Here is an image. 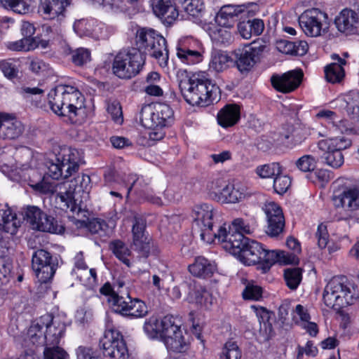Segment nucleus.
Masks as SVG:
<instances>
[{"instance_id":"obj_41","label":"nucleus","mask_w":359,"mask_h":359,"mask_svg":"<svg viewBox=\"0 0 359 359\" xmlns=\"http://www.w3.org/2000/svg\"><path fill=\"white\" fill-rule=\"evenodd\" d=\"M176 50L178 58L187 65L197 64L203 60V55L199 51L192 50L181 46H177Z\"/></svg>"},{"instance_id":"obj_29","label":"nucleus","mask_w":359,"mask_h":359,"mask_svg":"<svg viewBox=\"0 0 359 359\" xmlns=\"http://www.w3.org/2000/svg\"><path fill=\"white\" fill-rule=\"evenodd\" d=\"M49 46V40L40 39L36 37L22 39L15 41H9L6 43L7 48L13 51H30L37 48L46 49Z\"/></svg>"},{"instance_id":"obj_22","label":"nucleus","mask_w":359,"mask_h":359,"mask_svg":"<svg viewBox=\"0 0 359 359\" xmlns=\"http://www.w3.org/2000/svg\"><path fill=\"white\" fill-rule=\"evenodd\" d=\"M303 76L301 69L289 71L281 76H273L271 79V84L276 90L288 93L298 88L302 83Z\"/></svg>"},{"instance_id":"obj_6","label":"nucleus","mask_w":359,"mask_h":359,"mask_svg":"<svg viewBox=\"0 0 359 359\" xmlns=\"http://www.w3.org/2000/svg\"><path fill=\"white\" fill-rule=\"evenodd\" d=\"M145 62L144 55L135 48L120 51L112 64L114 74L120 79H130L137 75Z\"/></svg>"},{"instance_id":"obj_33","label":"nucleus","mask_w":359,"mask_h":359,"mask_svg":"<svg viewBox=\"0 0 359 359\" xmlns=\"http://www.w3.org/2000/svg\"><path fill=\"white\" fill-rule=\"evenodd\" d=\"M332 58L337 62L325 67V79L332 83H340L345 76L343 66L346 64V62L337 54H333Z\"/></svg>"},{"instance_id":"obj_8","label":"nucleus","mask_w":359,"mask_h":359,"mask_svg":"<svg viewBox=\"0 0 359 359\" xmlns=\"http://www.w3.org/2000/svg\"><path fill=\"white\" fill-rule=\"evenodd\" d=\"M81 163L80 152L72 148H65L55 156V161L47 162L46 175L54 180L67 178L79 170Z\"/></svg>"},{"instance_id":"obj_60","label":"nucleus","mask_w":359,"mask_h":359,"mask_svg":"<svg viewBox=\"0 0 359 359\" xmlns=\"http://www.w3.org/2000/svg\"><path fill=\"white\" fill-rule=\"evenodd\" d=\"M0 69L4 76L10 79H14L18 76V71L15 65L11 62L7 60L0 61Z\"/></svg>"},{"instance_id":"obj_27","label":"nucleus","mask_w":359,"mask_h":359,"mask_svg":"<svg viewBox=\"0 0 359 359\" xmlns=\"http://www.w3.org/2000/svg\"><path fill=\"white\" fill-rule=\"evenodd\" d=\"M210 190L211 197L222 203H234L245 197V189L240 184H227L222 189L216 190L212 185Z\"/></svg>"},{"instance_id":"obj_46","label":"nucleus","mask_w":359,"mask_h":359,"mask_svg":"<svg viewBox=\"0 0 359 359\" xmlns=\"http://www.w3.org/2000/svg\"><path fill=\"white\" fill-rule=\"evenodd\" d=\"M231 61V57L226 53L222 51H215L212 53L209 65L210 68L217 72H221L229 67Z\"/></svg>"},{"instance_id":"obj_44","label":"nucleus","mask_w":359,"mask_h":359,"mask_svg":"<svg viewBox=\"0 0 359 359\" xmlns=\"http://www.w3.org/2000/svg\"><path fill=\"white\" fill-rule=\"evenodd\" d=\"M86 226L91 233L97 234L101 238L108 237L111 233L107 222L101 219H92L86 224Z\"/></svg>"},{"instance_id":"obj_39","label":"nucleus","mask_w":359,"mask_h":359,"mask_svg":"<svg viewBox=\"0 0 359 359\" xmlns=\"http://www.w3.org/2000/svg\"><path fill=\"white\" fill-rule=\"evenodd\" d=\"M285 131L280 135L281 140L287 146H295L300 144L304 137L302 135L301 127L299 123L287 124Z\"/></svg>"},{"instance_id":"obj_17","label":"nucleus","mask_w":359,"mask_h":359,"mask_svg":"<svg viewBox=\"0 0 359 359\" xmlns=\"http://www.w3.org/2000/svg\"><path fill=\"white\" fill-rule=\"evenodd\" d=\"M266 48L263 42L253 41L243 48L236 50V64L239 72H248L259 60Z\"/></svg>"},{"instance_id":"obj_45","label":"nucleus","mask_w":359,"mask_h":359,"mask_svg":"<svg viewBox=\"0 0 359 359\" xmlns=\"http://www.w3.org/2000/svg\"><path fill=\"white\" fill-rule=\"evenodd\" d=\"M110 248L114 255L128 267H130L131 263L128 257L131 252L128 246L121 241L116 240L111 243Z\"/></svg>"},{"instance_id":"obj_19","label":"nucleus","mask_w":359,"mask_h":359,"mask_svg":"<svg viewBox=\"0 0 359 359\" xmlns=\"http://www.w3.org/2000/svg\"><path fill=\"white\" fill-rule=\"evenodd\" d=\"M256 228V222L253 218L245 219L238 217L234 219L229 226V231L226 227L220 226L217 231V238L224 244H229L231 240L236 234L244 236V234H251Z\"/></svg>"},{"instance_id":"obj_61","label":"nucleus","mask_w":359,"mask_h":359,"mask_svg":"<svg viewBox=\"0 0 359 359\" xmlns=\"http://www.w3.org/2000/svg\"><path fill=\"white\" fill-rule=\"evenodd\" d=\"M107 111L116 123L118 124L123 123L122 109L119 103L112 102L109 104L107 107Z\"/></svg>"},{"instance_id":"obj_15","label":"nucleus","mask_w":359,"mask_h":359,"mask_svg":"<svg viewBox=\"0 0 359 359\" xmlns=\"http://www.w3.org/2000/svg\"><path fill=\"white\" fill-rule=\"evenodd\" d=\"M215 215V210L212 205L208 203L196 205L192 210L194 222L201 229V238L207 243H210L212 237L217 238V232L212 231Z\"/></svg>"},{"instance_id":"obj_21","label":"nucleus","mask_w":359,"mask_h":359,"mask_svg":"<svg viewBox=\"0 0 359 359\" xmlns=\"http://www.w3.org/2000/svg\"><path fill=\"white\" fill-rule=\"evenodd\" d=\"M263 210L267 219L266 233L271 237H278L285 227V218L280 206L274 201H267Z\"/></svg>"},{"instance_id":"obj_56","label":"nucleus","mask_w":359,"mask_h":359,"mask_svg":"<svg viewBox=\"0 0 359 359\" xmlns=\"http://www.w3.org/2000/svg\"><path fill=\"white\" fill-rule=\"evenodd\" d=\"M243 297L245 299L259 300L262 297V288L249 283L243 292Z\"/></svg>"},{"instance_id":"obj_51","label":"nucleus","mask_w":359,"mask_h":359,"mask_svg":"<svg viewBox=\"0 0 359 359\" xmlns=\"http://www.w3.org/2000/svg\"><path fill=\"white\" fill-rule=\"evenodd\" d=\"M316 118L325 119L328 123H332L333 126L338 128L341 133L347 130L344 121L339 120L336 113L332 111L321 110L316 114Z\"/></svg>"},{"instance_id":"obj_64","label":"nucleus","mask_w":359,"mask_h":359,"mask_svg":"<svg viewBox=\"0 0 359 359\" xmlns=\"http://www.w3.org/2000/svg\"><path fill=\"white\" fill-rule=\"evenodd\" d=\"M77 359H100L90 347L79 346L76 350Z\"/></svg>"},{"instance_id":"obj_16","label":"nucleus","mask_w":359,"mask_h":359,"mask_svg":"<svg viewBox=\"0 0 359 359\" xmlns=\"http://www.w3.org/2000/svg\"><path fill=\"white\" fill-rule=\"evenodd\" d=\"M32 266L39 282L46 283L55 275L57 267V260L45 250H38L34 252Z\"/></svg>"},{"instance_id":"obj_26","label":"nucleus","mask_w":359,"mask_h":359,"mask_svg":"<svg viewBox=\"0 0 359 359\" xmlns=\"http://www.w3.org/2000/svg\"><path fill=\"white\" fill-rule=\"evenodd\" d=\"M297 255L283 250H268L262 247L260 264H263L264 271L269 270L272 265L279 262L284 264H298Z\"/></svg>"},{"instance_id":"obj_55","label":"nucleus","mask_w":359,"mask_h":359,"mask_svg":"<svg viewBox=\"0 0 359 359\" xmlns=\"http://www.w3.org/2000/svg\"><path fill=\"white\" fill-rule=\"evenodd\" d=\"M72 60L74 65L82 66L90 60V53L86 48H77L72 53Z\"/></svg>"},{"instance_id":"obj_31","label":"nucleus","mask_w":359,"mask_h":359,"mask_svg":"<svg viewBox=\"0 0 359 359\" xmlns=\"http://www.w3.org/2000/svg\"><path fill=\"white\" fill-rule=\"evenodd\" d=\"M240 107L236 104H226L219 110L217 119L218 124L223 128L234 126L240 119Z\"/></svg>"},{"instance_id":"obj_12","label":"nucleus","mask_w":359,"mask_h":359,"mask_svg":"<svg viewBox=\"0 0 359 359\" xmlns=\"http://www.w3.org/2000/svg\"><path fill=\"white\" fill-rule=\"evenodd\" d=\"M23 216L33 229L52 233H62L65 231L62 225L58 224L53 217L48 216L37 206L25 208Z\"/></svg>"},{"instance_id":"obj_9","label":"nucleus","mask_w":359,"mask_h":359,"mask_svg":"<svg viewBox=\"0 0 359 359\" xmlns=\"http://www.w3.org/2000/svg\"><path fill=\"white\" fill-rule=\"evenodd\" d=\"M350 294L351 290L347 284L346 278L334 276L325 285L323 300L327 307L339 310L344 305L350 304Z\"/></svg>"},{"instance_id":"obj_53","label":"nucleus","mask_w":359,"mask_h":359,"mask_svg":"<svg viewBox=\"0 0 359 359\" xmlns=\"http://www.w3.org/2000/svg\"><path fill=\"white\" fill-rule=\"evenodd\" d=\"M316 163V159L311 155H304L296 161L295 165L301 171L310 172L315 169Z\"/></svg>"},{"instance_id":"obj_43","label":"nucleus","mask_w":359,"mask_h":359,"mask_svg":"<svg viewBox=\"0 0 359 359\" xmlns=\"http://www.w3.org/2000/svg\"><path fill=\"white\" fill-rule=\"evenodd\" d=\"M231 27L217 26L214 27L210 31V36L212 41L217 44L229 43L232 36L229 29Z\"/></svg>"},{"instance_id":"obj_50","label":"nucleus","mask_w":359,"mask_h":359,"mask_svg":"<svg viewBox=\"0 0 359 359\" xmlns=\"http://www.w3.org/2000/svg\"><path fill=\"white\" fill-rule=\"evenodd\" d=\"M140 121L141 125L146 128H157L152 105L147 104L142 107L140 113Z\"/></svg>"},{"instance_id":"obj_7","label":"nucleus","mask_w":359,"mask_h":359,"mask_svg":"<svg viewBox=\"0 0 359 359\" xmlns=\"http://www.w3.org/2000/svg\"><path fill=\"white\" fill-rule=\"evenodd\" d=\"M262 245L244 236L236 234L229 244L223 248L231 255L236 256L245 265H254L260 262Z\"/></svg>"},{"instance_id":"obj_59","label":"nucleus","mask_w":359,"mask_h":359,"mask_svg":"<svg viewBox=\"0 0 359 359\" xmlns=\"http://www.w3.org/2000/svg\"><path fill=\"white\" fill-rule=\"evenodd\" d=\"M43 355L44 359H69L67 352L58 346L45 348Z\"/></svg>"},{"instance_id":"obj_24","label":"nucleus","mask_w":359,"mask_h":359,"mask_svg":"<svg viewBox=\"0 0 359 359\" xmlns=\"http://www.w3.org/2000/svg\"><path fill=\"white\" fill-rule=\"evenodd\" d=\"M154 14L165 25H172L178 18L179 13L172 0H149Z\"/></svg>"},{"instance_id":"obj_40","label":"nucleus","mask_w":359,"mask_h":359,"mask_svg":"<svg viewBox=\"0 0 359 359\" xmlns=\"http://www.w3.org/2000/svg\"><path fill=\"white\" fill-rule=\"evenodd\" d=\"M184 11L190 18L196 23H201L205 13L203 0H184Z\"/></svg>"},{"instance_id":"obj_58","label":"nucleus","mask_w":359,"mask_h":359,"mask_svg":"<svg viewBox=\"0 0 359 359\" xmlns=\"http://www.w3.org/2000/svg\"><path fill=\"white\" fill-rule=\"evenodd\" d=\"M6 256H0V284L4 285L9 282L11 264L6 259Z\"/></svg>"},{"instance_id":"obj_63","label":"nucleus","mask_w":359,"mask_h":359,"mask_svg":"<svg viewBox=\"0 0 359 359\" xmlns=\"http://www.w3.org/2000/svg\"><path fill=\"white\" fill-rule=\"evenodd\" d=\"M304 353L309 356H316L318 353V348L313 345L311 341H307L306 346L302 347L298 346V354L297 356V359H302Z\"/></svg>"},{"instance_id":"obj_47","label":"nucleus","mask_w":359,"mask_h":359,"mask_svg":"<svg viewBox=\"0 0 359 359\" xmlns=\"http://www.w3.org/2000/svg\"><path fill=\"white\" fill-rule=\"evenodd\" d=\"M3 7L19 14L29 12L31 0H0Z\"/></svg>"},{"instance_id":"obj_14","label":"nucleus","mask_w":359,"mask_h":359,"mask_svg":"<svg viewBox=\"0 0 359 359\" xmlns=\"http://www.w3.org/2000/svg\"><path fill=\"white\" fill-rule=\"evenodd\" d=\"M103 354L111 359H128L129 352L123 335L118 330H109L104 332L100 341Z\"/></svg>"},{"instance_id":"obj_28","label":"nucleus","mask_w":359,"mask_h":359,"mask_svg":"<svg viewBox=\"0 0 359 359\" xmlns=\"http://www.w3.org/2000/svg\"><path fill=\"white\" fill-rule=\"evenodd\" d=\"M6 116L1 120L0 138L4 140H14L19 137L23 133L22 123L16 120L11 114L4 113Z\"/></svg>"},{"instance_id":"obj_18","label":"nucleus","mask_w":359,"mask_h":359,"mask_svg":"<svg viewBox=\"0 0 359 359\" xmlns=\"http://www.w3.org/2000/svg\"><path fill=\"white\" fill-rule=\"evenodd\" d=\"M133 246L142 257H147L152 246L151 239L146 232V221L138 215L133 218L132 228Z\"/></svg>"},{"instance_id":"obj_42","label":"nucleus","mask_w":359,"mask_h":359,"mask_svg":"<svg viewBox=\"0 0 359 359\" xmlns=\"http://www.w3.org/2000/svg\"><path fill=\"white\" fill-rule=\"evenodd\" d=\"M190 302L205 309H209L212 303L211 294L204 287H196L190 296Z\"/></svg>"},{"instance_id":"obj_49","label":"nucleus","mask_w":359,"mask_h":359,"mask_svg":"<svg viewBox=\"0 0 359 359\" xmlns=\"http://www.w3.org/2000/svg\"><path fill=\"white\" fill-rule=\"evenodd\" d=\"M256 173L262 178L275 177L282 173V168L278 163H271L258 166Z\"/></svg>"},{"instance_id":"obj_34","label":"nucleus","mask_w":359,"mask_h":359,"mask_svg":"<svg viewBox=\"0 0 359 359\" xmlns=\"http://www.w3.org/2000/svg\"><path fill=\"white\" fill-rule=\"evenodd\" d=\"M189 272L194 276L208 278L216 271V266L204 257H197L194 262L189 266Z\"/></svg>"},{"instance_id":"obj_52","label":"nucleus","mask_w":359,"mask_h":359,"mask_svg":"<svg viewBox=\"0 0 359 359\" xmlns=\"http://www.w3.org/2000/svg\"><path fill=\"white\" fill-rule=\"evenodd\" d=\"M290 185L291 180L287 175H282V173H280L274 177L273 189L278 194H285Z\"/></svg>"},{"instance_id":"obj_57","label":"nucleus","mask_w":359,"mask_h":359,"mask_svg":"<svg viewBox=\"0 0 359 359\" xmlns=\"http://www.w3.org/2000/svg\"><path fill=\"white\" fill-rule=\"evenodd\" d=\"M74 31L81 36H90L93 32V25L87 20H80L74 22Z\"/></svg>"},{"instance_id":"obj_2","label":"nucleus","mask_w":359,"mask_h":359,"mask_svg":"<svg viewBox=\"0 0 359 359\" xmlns=\"http://www.w3.org/2000/svg\"><path fill=\"white\" fill-rule=\"evenodd\" d=\"M144 330L151 339L160 337L167 348L174 352H182L186 346L180 326L177 325L175 319L166 316L158 319L150 317L144 325Z\"/></svg>"},{"instance_id":"obj_4","label":"nucleus","mask_w":359,"mask_h":359,"mask_svg":"<svg viewBox=\"0 0 359 359\" xmlns=\"http://www.w3.org/2000/svg\"><path fill=\"white\" fill-rule=\"evenodd\" d=\"M64 191H60L56 196L60 208L69 212L72 216L79 215L83 211L82 201L79 196L87 197L90 188V178L88 175H79L76 177L63 184Z\"/></svg>"},{"instance_id":"obj_25","label":"nucleus","mask_w":359,"mask_h":359,"mask_svg":"<svg viewBox=\"0 0 359 359\" xmlns=\"http://www.w3.org/2000/svg\"><path fill=\"white\" fill-rule=\"evenodd\" d=\"M74 267L72 273L75 275L83 285L93 287L97 282V272L95 269H90L85 262L82 252L76 253L74 258Z\"/></svg>"},{"instance_id":"obj_35","label":"nucleus","mask_w":359,"mask_h":359,"mask_svg":"<svg viewBox=\"0 0 359 359\" xmlns=\"http://www.w3.org/2000/svg\"><path fill=\"white\" fill-rule=\"evenodd\" d=\"M68 0H40V9L50 19H54L62 15Z\"/></svg>"},{"instance_id":"obj_32","label":"nucleus","mask_w":359,"mask_h":359,"mask_svg":"<svg viewBox=\"0 0 359 359\" xmlns=\"http://www.w3.org/2000/svg\"><path fill=\"white\" fill-rule=\"evenodd\" d=\"M50 320V314H46L39 319L33 321L27 330V337L33 344H42L46 340L45 332L43 330V325Z\"/></svg>"},{"instance_id":"obj_38","label":"nucleus","mask_w":359,"mask_h":359,"mask_svg":"<svg viewBox=\"0 0 359 359\" xmlns=\"http://www.w3.org/2000/svg\"><path fill=\"white\" fill-rule=\"evenodd\" d=\"M43 328H46L45 338L46 341L52 344H58L60 339L63 336L65 331V325L63 323L53 319L50 315V320L46 323L43 324Z\"/></svg>"},{"instance_id":"obj_20","label":"nucleus","mask_w":359,"mask_h":359,"mask_svg":"<svg viewBox=\"0 0 359 359\" xmlns=\"http://www.w3.org/2000/svg\"><path fill=\"white\" fill-rule=\"evenodd\" d=\"M332 201L335 207L342 208L350 216L359 218V187L346 188L334 193Z\"/></svg>"},{"instance_id":"obj_11","label":"nucleus","mask_w":359,"mask_h":359,"mask_svg":"<svg viewBox=\"0 0 359 359\" xmlns=\"http://www.w3.org/2000/svg\"><path fill=\"white\" fill-rule=\"evenodd\" d=\"M125 294L126 297L117 294L109 299V304L115 313L133 318H142L147 314V306L144 302L132 299L127 292Z\"/></svg>"},{"instance_id":"obj_5","label":"nucleus","mask_w":359,"mask_h":359,"mask_svg":"<svg viewBox=\"0 0 359 359\" xmlns=\"http://www.w3.org/2000/svg\"><path fill=\"white\" fill-rule=\"evenodd\" d=\"M136 49L144 51L154 57L161 67L168 62L166 40L153 29L142 28L136 34Z\"/></svg>"},{"instance_id":"obj_48","label":"nucleus","mask_w":359,"mask_h":359,"mask_svg":"<svg viewBox=\"0 0 359 359\" xmlns=\"http://www.w3.org/2000/svg\"><path fill=\"white\" fill-rule=\"evenodd\" d=\"M284 278L287 287L291 290H295L302 278V269L300 268L286 269L284 270Z\"/></svg>"},{"instance_id":"obj_23","label":"nucleus","mask_w":359,"mask_h":359,"mask_svg":"<svg viewBox=\"0 0 359 359\" xmlns=\"http://www.w3.org/2000/svg\"><path fill=\"white\" fill-rule=\"evenodd\" d=\"M334 24L339 32L346 35L357 33L359 29V9H343L336 16Z\"/></svg>"},{"instance_id":"obj_30","label":"nucleus","mask_w":359,"mask_h":359,"mask_svg":"<svg viewBox=\"0 0 359 359\" xmlns=\"http://www.w3.org/2000/svg\"><path fill=\"white\" fill-rule=\"evenodd\" d=\"M245 11L243 6L226 5L222 6L215 17L216 22L224 27H233L238 15Z\"/></svg>"},{"instance_id":"obj_13","label":"nucleus","mask_w":359,"mask_h":359,"mask_svg":"<svg viewBox=\"0 0 359 359\" xmlns=\"http://www.w3.org/2000/svg\"><path fill=\"white\" fill-rule=\"evenodd\" d=\"M327 15L318 8L305 11L299 17V23L306 35L317 37L326 33L328 29Z\"/></svg>"},{"instance_id":"obj_1","label":"nucleus","mask_w":359,"mask_h":359,"mask_svg":"<svg viewBox=\"0 0 359 359\" xmlns=\"http://www.w3.org/2000/svg\"><path fill=\"white\" fill-rule=\"evenodd\" d=\"M178 85L185 101L193 106L206 107L217 100L219 88L204 74L185 75Z\"/></svg>"},{"instance_id":"obj_62","label":"nucleus","mask_w":359,"mask_h":359,"mask_svg":"<svg viewBox=\"0 0 359 359\" xmlns=\"http://www.w3.org/2000/svg\"><path fill=\"white\" fill-rule=\"evenodd\" d=\"M316 236L318 239V245L319 248L322 249L325 248L327 244L329 237L327 226L324 224H319Z\"/></svg>"},{"instance_id":"obj_3","label":"nucleus","mask_w":359,"mask_h":359,"mask_svg":"<svg viewBox=\"0 0 359 359\" xmlns=\"http://www.w3.org/2000/svg\"><path fill=\"white\" fill-rule=\"evenodd\" d=\"M48 103L52 111L58 116L76 117L84 108V97L75 87L60 85L48 93Z\"/></svg>"},{"instance_id":"obj_10","label":"nucleus","mask_w":359,"mask_h":359,"mask_svg":"<svg viewBox=\"0 0 359 359\" xmlns=\"http://www.w3.org/2000/svg\"><path fill=\"white\" fill-rule=\"evenodd\" d=\"M351 145V141L344 136L322 140L318 143V149L323 152L321 158L333 168H339L344 164V157L341 151Z\"/></svg>"},{"instance_id":"obj_37","label":"nucleus","mask_w":359,"mask_h":359,"mask_svg":"<svg viewBox=\"0 0 359 359\" xmlns=\"http://www.w3.org/2000/svg\"><path fill=\"white\" fill-rule=\"evenodd\" d=\"M20 226V221L18 219L16 214L13 212L11 209L0 210V227H1L4 231L14 235L17 233Z\"/></svg>"},{"instance_id":"obj_54","label":"nucleus","mask_w":359,"mask_h":359,"mask_svg":"<svg viewBox=\"0 0 359 359\" xmlns=\"http://www.w3.org/2000/svg\"><path fill=\"white\" fill-rule=\"evenodd\" d=\"M222 357L225 359H241V352L234 341H227L222 351Z\"/></svg>"},{"instance_id":"obj_36","label":"nucleus","mask_w":359,"mask_h":359,"mask_svg":"<svg viewBox=\"0 0 359 359\" xmlns=\"http://www.w3.org/2000/svg\"><path fill=\"white\" fill-rule=\"evenodd\" d=\"M152 109L157 128H164L170 124L173 118V111L165 103L152 105Z\"/></svg>"}]
</instances>
